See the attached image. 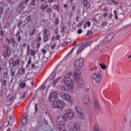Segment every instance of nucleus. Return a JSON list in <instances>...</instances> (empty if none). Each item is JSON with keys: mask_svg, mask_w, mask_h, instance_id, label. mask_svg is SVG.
I'll use <instances>...</instances> for the list:
<instances>
[{"mask_svg": "<svg viewBox=\"0 0 131 131\" xmlns=\"http://www.w3.org/2000/svg\"><path fill=\"white\" fill-rule=\"evenodd\" d=\"M71 76H72V74L71 72H69L65 75L63 81L65 84H67V85H69V86L71 88H73V85H74V81L72 80V79L70 78Z\"/></svg>", "mask_w": 131, "mask_h": 131, "instance_id": "nucleus-1", "label": "nucleus"}, {"mask_svg": "<svg viewBox=\"0 0 131 131\" xmlns=\"http://www.w3.org/2000/svg\"><path fill=\"white\" fill-rule=\"evenodd\" d=\"M63 116L64 120H70L74 117V113L71 110H67Z\"/></svg>", "mask_w": 131, "mask_h": 131, "instance_id": "nucleus-2", "label": "nucleus"}, {"mask_svg": "<svg viewBox=\"0 0 131 131\" xmlns=\"http://www.w3.org/2000/svg\"><path fill=\"white\" fill-rule=\"evenodd\" d=\"M92 79L97 83H99L102 79V75L100 73H95L92 75Z\"/></svg>", "mask_w": 131, "mask_h": 131, "instance_id": "nucleus-3", "label": "nucleus"}, {"mask_svg": "<svg viewBox=\"0 0 131 131\" xmlns=\"http://www.w3.org/2000/svg\"><path fill=\"white\" fill-rule=\"evenodd\" d=\"M65 106L64 102L59 100L53 103L54 108H59L60 109L63 108Z\"/></svg>", "mask_w": 131, "mask_h": 131, "instance_id": "nucleus-4", "label": "nucleus"}, {"mask_svg": "<svg viewBox=\"0 0 131 131\" xmlns=\"http://www.w3.org/2000/svg\"><path fill=\"white\" fill-rule=\"evenodd\" d=\"M65 119H64L63 116L61 117L60 116H59L57 119L56 121L59 125H61V126H63L66 124V123L65 122Z\"/></svg>", "mask_w": 131, "mask_h": 131, "instance_id": "nucleus-5", "label": "nucleus"}, {"mask_svg": "<svg viewBox=\"0 0 131 131\" xmlns=\"http://www.w3.org/2000/svg\"><path fill=\"white\" fill-rule=\"evenodd\" d=\"M59 96L63 100H66V101H70V99L71 97L67 93H64L63 92H61L59 94Z\"/></svg>", "mask_w": 131, "mask_h": 131, "instance_id": "nucleus-6", "label": "nucleus"}, {"mask_svg": "<svg viewBox=\"0 0 131 131\" xmlns=\"http://www.w3.org/2000/svg\"><path fill=\"white\" fill-rule=\"evenodd\" d=\"M82 63H83V59L79 58L77 60L75 63V66L77 69H80L82 67Z\"/></svg>", "mask_w": 131, "mask_h": 131, "instance_id": "nucleus-7", "label": "nucleus"}, {"mask_svg": "<svg viewBox=\"0 0 131 131\" xmlns=\"http://www.w3.org/2000/svg\"><path fill=\"white\" fill-rule=\"evenodd\" d=\"M102 46V40L98 39L96 41L94 42L93 44V48L95 51H98L100 49V47Z\"/></svg>", "mask_w": 131, "mask_h": 131, "instance_id": "nucleus-8", "label": "nucleus"}, {"mask_svg": "<svg viewBox=\"0 0 131 131\" xmlns=\"http://www.w3.org/2000/svg\"><path fill=\"white\" fill-rule=\"evenodd\" d=\"M57 98H58V94H57V92H53L49 96V101L50 102H54Z\"/></svg>", "mask_w": 131, "mask_h": 131, "instance_id": "nucleus-9", "label": "nucleus"}, {"mask_svg": "<svg viewBox=\"0 0 131 131\" xmlns=\"http://www.w3.org/2000/svg\"><path fill=\"white\" fill-rule=\"evenodd\" d=\"M60 78H61V77H58L54 81L53 80V79H51L49 81L50 84H48V87L52 85V86L54 88V86H55V85H56V84L58 82V81H59V80H60Z\"/></svg>", "mask_w": 131, "mask_h": 131, "instance_id": "nucleus-10", "label": "nucleus"}, {"mask_svg": "<svg viewBox=\"0 0 131 131\" xmlns=\"http://www.w3.org/2000/svg\"><path fill=\"white\" fill-rule=\"evenodd\" d=\"M75 109L77 112V114L78 116H79V117H81V118H82L83 117H84L83 113L82 112V110H81V108H80V107L76 106Z\"/></svg>", "mask_w": 131, "mask_h": 131, "instance_id": "nucleus-11", "label": "nucleus"}, {"mask_svg": "<svg viewBox=\"0 0 131 131\" xmlns=\"http://www.w3.org/2000/svg\"><path fill=\"white\" fill-rule=\"evenodd\" d=\"M71 131H80V127L77 123H75L73 125V128L71 129Z\"/></svg>", "mask_w": 131, "mask_h": 131, "instance_id": "nucleus-12", "label": "nucleus"}, {"mask_svg": "<svg viewBox=\"0 0 131 131\" xmlns=\"http://www.w3.org/2000/svg\"><path fill=\"white\" fill-rule=\"evenodd\" d=\"M77 85L79 89H82L84 85V82L83 80L79 79L77 81Z\"/></svg>", "mask_w": 131, "mask_h": 131, "instance_id": "nucleus-13", "label": "nucleus"}, {"mask_svg": "<svg viewBox=\"0 0 131 131\" xmlns=\"http://www.w3.org/2000/svg\"><path fill=\"white\" fill-rule=\"evenodd\" d=\"M4 56L5 58L7 57H10L11 56V51L8 48H7L6 51L4 53Z\"/></svg>", "mask_w": 131, "mask_h": 131, "instance_id": "nucleus-14", "label": "nucleus"}, {"mask_svg": "<svg viewBox=\"0 0 131 131\" xmlns=\"http://www.w3.org/2000/svg\"><path fill=\"white\" fill-rule=\"evenodd\" d=\"M82 2L84 7H86L87 9L90 8L91 4H90V3H88V0H82Z\"/></svg>", "mask_w": 131, "mask_h": 131, "instance_id": "nucleus-15", "label": "nucleus"}, {"mask_svg": "<svg viewBox=\"0 0 131 131\" xmlns=\"http://www.w3.org/2000/svg\"><path fill=\"white\" fill-rule=\"evenodd\" d=\"M26 115H27V114H24V118H21V123L22 124H23V125H25V124H27V119L26 118Z\"/></svg>", "mask_w": 131, "mask_h": 131, "instance_id": "nucleus-16", "label": "nucleus"}, {"mask_svg": "<svg viewBox=\"0 0 131 131\" xmlns=\"http://www.w3.org/2000/svg\"><path fill=\"white\" fill-rule=\"evenodd\" d=\"M93 105L95 108H97V109H100V104H99V102H98V100L96 99L94 100Z\"/></svg>", "mask_w": 131, "mask_h": 131, "instance_id": "nucleus-17", "label": "nucleus"}, {"mask_svg": "<svg viewBox=\"0 0 131 131\" xmlns=\"http://www.w3.org/2000/svg\"><path fill=\"white\" fill-rule=\"evenodd\" d=\"M16 65H18V66H20V59L17 58L15 61H13L12 67H16Z\"/></svg>", "mask_w": 131, "mask_h": 131, "instance_id": "nucleus-18", "label": "nucleus"}, {"mask_svg": "<svg viewBox=\"0 0 131 131\" xmlns=\"http://www.w3.org/2000/svg\"><path fill=\"white\" fill-rule=\"evenodd\" d=\"M100 40H101V42L103 43H107V42H108V41H110V40H108L107 37H105L104 39H99Z\"/></svg>", "mask_w": 131, "mask_h": 131, "instance_id": "nucleus-19", "label": "nucleus"}, {"mask_svg": "<svg viewBox=\"0 0 131 131\" xmlns=\"http://www.w3.org/2000/svg\"><path fill=\"white\" fill-rule=\"evenodd\" d=\"M83 103H85V102H90V98H89V96H85L84 97V98H83Z\"/></svg>", "mask_w": 131, "mask_h": 131, "instance_id": "nucleus-20", "label": "nucleus"}, {"mask_svg": "<svg viewBox=\"0 0 131 131\" xmlns=\"http://www.w3.org/2000/svg\"><path fill=\"white\" fill-rule=\"evenodd\" d=\"M83 49H85V47H83V44L79 48V49H78V51H77V54H78V53H81V52H82V50H83Z\"/></svg>", "mask_w": 131, "mask_h": 131, "instance_id": "nucleus-21", "label": "nucleus"}, {"mask_svg": "<svg viewBox=\"0 0 131 131\" xmlns=\"http://www.w3.org/2000/svg\"><path fill=\"white\" fill-rule=\"evenodd\" d=\"M25 73V70L23 68H20L19 70V74L20 75H23Z\"/></svg>", "mask_w": 131, "mask_h": 131, "instance_id": "nucleus-22", "label": "nucleus"}, {"mask_svg": "<svg viewBox=\"0 0 131 131\" xmlns=\"http://www.w3.org/2000/svg\"><path fill=\"white\" fill-rule=\"evenodd\" d=\"M92 44V41H89L87 42H85V43L83 44V46L84 48H86L88 46H90V45Z\"/></svg>", "mask_w": 131, "mask_h": 131, "instance_id": "nucleus-23", "label": "nucleus"}, {"mask_svg": "<svg viewBox=\"0 0 131 131\" xmlns=\"http://www.w3.org/2000/svg\"><path fill=\"white\" fill-rule=\"evenodd\" d=\"M106 38L108 39V40H111L112 38H113V34L111 33L106 36Z\"/></svg>", "mask_w": 131, "mask_h": 131, "instance_id": "nucleus-24", "label": "nucleus"}, {"mask_svg": "<svg viewBox=\"0 0 131 131\" xmlns=\"http://www.w3.org/2000/svg\"><path fill=\"white\" fill-rule=\"evenodd\" d=\"M94 131H100V128H99V126L97 124L94 125Z\"/></svg>", "mask_w": 131, "mask_h": 131, "instance_id": "nucleus-25", "label": "nucleus"}, {"mask_svg": "<svg viewBox=\"0 0 131 131\" xmlns=\"http://www.w3.org/2000/svg\"><path fill=\"white\" fill-rule=\"evenodd\" d=\"M99 66H100L101 68L103 69V70H105L107 68V67L103 63H100Z\"/></svg>", "mask_w": 131, "mask_h": 131, "instance_id": "nucleus-26", "label": "nucleus"}, {"mask_svg": "<svg viewBox=\"0 0 131 131\" xmlns=\"http://www.w3.org/2000/svg\"><path fill=\"white\" fill-rule=\"evenodd\" d=\"M48 7H49V5H42L40 7V9H41L42 10H43V11H45L46 10V9H47V8H48Z\"/></svg>", "mask_w": 131, "mask_h": 131, "instance_id": "nucleus-27", "label": "nucleus"}, {"mask_svg": "<svg viewBox=\"0 0 131 131\" xmlns=\"http://www.w3.org/2000/svg\"><path fill=\"white\" fill-rule=\"evenodd\" d=\"M11 75L12 77H14L15 76V74L16 73V71H13V68L11 70Z\"/></svg>", "mask_w": 131, "mask_h": 131, "instance_id": "nucleus-28", "label": "nucleus"}, {"mask_svg": "<svg viewBox=\"0 0 131 131\" xmlns=\"http://www.w3.org/2000/svg\"><path fill=\"white\" fill-rule=\"evenodd\" d=\"M13 63H14V57H11L9 61V64L13 65Z\"/></svg>", "mask_w": 131, "mask_h": 131, "instance_id": "nucleus-29", "label": "nucleus"}, {"mask_svg": "<svg viewBox=\"0 0 131 131\" xmlns=\"http://www.w3.org/2000/svg\"><path fill=\"white\" fill-rule=\"evenodd\" d=\"M35 54H36V51L33 50H31V56H33V57H34V56H35Z\"/></svg>", "mask_w": 131, "mask_h": 131, "instance_id": "nucleus-30", "label": "nucleus"}, {"mask_svg": "<svg viewBox=\"0 0 131 131\" xmlns=\"http://www.w3.org/2000/svg\"><path fill=\"white\" fill-rule=\"evenodd\" d=\"M48 40H49V36L48 35H46L43 37V41L46 42L48 41Z\"/></svg>", "mask_w": 131, "mask_h": 131, "instance_id": "nucleus-31", "label": "nucleus"}, {"mask_svg": "<svg viewBox=\"0 0 131 131\" xmlns=\"http://www.w3.org/2000/svg\"><path fill=\"white\" fill-rule=\"evenodd\" d=\"M75 75L76 77H79V76H80V71H77Z\"/></svg>", "mask_w": 131, "mask_h": 131, "instance_id": "nucleus-32", "label": "nucleus"}, {"mask_svg": "<svg viewBox=\"0 0 131 131\" xmlns=\"http://www.w3.org/2000/svg\"><path fill=\"white\" fill-rule=\"evenodd\" d=\"M90 102H84L85 106L88 108H90Z\"/></svg>", "mask_w": 131, "mask_h": 131, "instance_id": "nucleus-33", "label": "nucleus"}, {"mask_svg": "<svg viewBox=\"0 0 131 131\" xmlns=\"http://www.w3.org/2000/svg\"><path fill=\"white\" fill-rule=\"evenodd\" d=\"M60 90H61V91H68L67 90V89H66V88L65 87V86L64 85H61L60 86Z\"/></svg>", "mask_w": 131, "mask_h": 131, "instance_id": "nucleus-34", "label": "nucleus"}, {"mask_svg": "<svg viewBox=\"0 0 131 131\" xmlns=\"http://www.w3.org/2000/svg\"><path fill=\"white\" fill-rule=\"evenodd\" d=\"M61 29V33H64V32H65V27L64 26H62Z\"/></svg>", "mask_w": 131, "mask_h": 131, "instance_id": "nucleus-35", "label": "nucleus"}, {"mask_svg": "<svg viewBox=\"0 0 131 131\" xmlns=\"http://www.w3.org/2000/svg\"><path fill=\"white\" fill-rule=\"evenodd\" d=\"M53 9L58 11L59 10V5H54Z\"/></svg>", "mask_w": 131, "mask_h": 131, "instance_id": "nucleus-36", "label": "nucleus"}, {"mask_svg": "<svg viewBox=\"0 0 131 131\" xmlns=\"http://www.w3.org/2000/svg\"><path fill=\"white\" fill-rule=\"evenodd\" d=\"M74 51V48H72L71 51L70 52V53H69L67 55L66 57H68V56H69V55H71V54H72L73 52Z\"/></svg>", "mask_w": 131, "mask_h": 131, "instance_id": "nucleus-37", "label": "nucleus"}, {"mask_svg": "<svg viewBox=\"0 0 131 131\" xmlns=\"http://www.w3.org/2000/svg\"><path fill=\"white\" fill-rule=\"evenodd\" d=\"M10 40H11V42H13V43L14 45H15L16 44V41H15V38H11L10 39Z\"/></svg>", "mask_w": 131, "mask_h": 131, "instance_id": "nucleus-38", "label": "nucleus"}, {"mask_svg": "<svg viewBox=\"0 0 131 131\" xmlns=\"http://www.w3.org/2000/svg\"><path fill=\"white\" fill-rule=\"evenodd\" d=\"M45 89H46V86L45 84H42L40 86V90L41 91H43V90H45Z\"/></svg>", "mask_w": 131, "mask_h": 131, "instance_id": "nucleus-39", "label": "nucleus"}, {"mask_svg": "<svg viewBox=\"0 0 131 131\" xmlns=\"http://www.w3.org/2000/svg\"><path fill=\"white\" fill-rule=\"evenodd\" d=\"M19 85L20 86V88H21V89H23V88H25V85H26V83H23L20 84Z\"/></svg>", "mask_w": 131, "mask_h": 131, "instance_id": "nucleus-40", "label": "nucleus"}, {"mask_svg": "<svg viewBox=\"0 0 131 131\" xmlns=\"http://www.w3.org/2000/svg\"><path fill=\"white\" fill-rule=\"evenodd\" d=\"M77 33H78V34H80L82 33V30L79 29L77 31Z\"/></svg>", "mask_w": 131, "mask_h": 131, "instance_id": "nucleus-41", "label": "nucleus"}, {"mask_svg": "<svg viewBox=\"0 0 131 131\" xmlns=\"http://www.w3.org/2000/svg\"><path fill=\"white\" fill-rule=\"evenodd\" d=\"M21 36L18 35L17 37V41L19 42V41H21Z\"/></svg>", "mask_w": 131, "mask_h": 131, "instance_id": "nucleus-42", "label": "nucleus"}, {"mask_svg": "<svg viewBox=\"0 0 131 131\" xmlns=\"http://www.w3.org/2000/svg\"><path fill=\"white\" fill-rule=\"evenodd\" d=\"M59 23V19L58 18H56L55 21V25H57Z\"/></svg>", "mask_w": 131, "mask_h": 131, "instance_id": "nucleus-43", "label": "nucleus"}, {"mask_svg": "<svg viewBox=\"0 0 131 131\" xmlns=\"http://www.w3.org/2000/svg\"><path fill=\"white\" fill-rule=\"evenodd\" d=\"M34 32H35V28L33 29V30L32 31V33L31 34V36H32L33 34H34Z\"/></svg>", "mask_w": 131, "mask_h": 131, "instance_id": "nucleus-44", "label": "nucleus"}, {"mask_svg": "<svg viewBox=\"0 0 131 131\" xmlns=\"http://www.w3.org/2000/svg\"><path fill=\"white\" fill-rule=\"evenodd\" d=\"M92 33H93V32H92L91 30H89L88 31L87 35H91Z\"/></svg>", "mask_w": 131, "mask_h": 131, "instance_id": "nucleus-45", "label": "nucleus"}, {"mask_svg": "<svg viewBox=\"0 0 131 131\" xmlns=\"http://www.w3.org/2000/svg\"><path fill=\"white\" fill-rule=\"evenodd\" d=\"M86 25H87V26H88V27H90V26H91V21H88L86 23Z\"/></svg>", "mask_w": 131, "mask_h": 131, "instance_id": "nucleus-46", "label": "nucleus"}, {"mask_svg": "<svg viewBox=\"0 0 131 131\" xmlns=\"http://www.w3.org/2000/svg\"><path fill=\"white\" fill-rule=\"evenodd\" d=\"M111 2H112L113 4H115V5H118V4H119V2H116L114 0H111Z\"/></svg>", "mask_w": 131, "mask_h": 131, "instance_id": "nucleus-47", "label": "nucleus"}, {"mask_svg": "<svg viewBox=\"0 0 131 131\" xmlns=\"http://www.w3.org/2000/svg\"><path fill=\"white\" fill-rule=\"evenodd\" d=\"M47 13H48V14H50L51 13V8H49L47 9Z\"/></svg>", "mask_w": 131, "mask_h": 131, "instance_id": "nucleus-48", "label": "nucleus"}, {"mask_svg": "<svg viewBox=\"0 0 131 131\" xmlns=\"http://www.w3.org/2000/svg\"><path fill=\"white\" fill-rule=\"evenodd\" d=\"M22 23H23V22L22 21H19L18 25H17L18 27H20V26H21V25L22 24Z\"/></svg>", "mask_w": 131, "mask_h": 131, "instance_id": "nucleus-49", "label": "nucleus"}, {"mask_svg": "<svg viewBox=\"0 0 131 131\" xmlns=\"http://www.w3.org/2000/svg\"><path fill=\"white\" fill-rule=\"evenodd\" d=\"M59 38H60V36H59V35H57L56 36L55 39L56 40H59Z\"/></svg>", "mask_w": 131, "mask_h": 131, "instance_id": "nucleus-50", "label": "nucleus"}, {"mask_svg": "<svg viewBox=\"0 0 131 131\" xmlns=\"http://www.w3.org/2000/svg\"><path fill=\"white\" fill-rule=\"evenodd\" d=\"M14 100V96H12L9 99L10 102H12V101Z\"/></svg>", "mask_w": 131, "mask_h": 131, "instance_id": "nucleus-51", "label": "nucleus"}, {"mask_svg": "<svg viewBox=\"0 0 131 131\" xmlns=\"http://www.w3.org/2000/svg\"><path fill=\"white\" fill-rule=\"evenodd\" d=\"M56 46H57V45L54 44L53 46L52 45L51 46V50H54V49H55V47H56Z\"/></svg>", "mask_w": 131, "mask_h": 131, "instance_id": "nucleus-52", "label": "nucleus"}, {"mask_svg": "<svg viewBox=\"0 0 131 131\" xmlns=\"http://www.w3.org/2000/svg\"><path fill=\"white\" fill-rule=\"evenodd\" d=\"M82 24H83V21H82L80 23L78 24V27H80V26H81V25H82Z\"/></svg>", "mask_w": 131, "mask_h": 131, "instance_id": "nucleus-53", "label": "nucleus"}, {"mask_svg": "<svg viewBox=\"0 0 131 131\" xmlns=\"http://www.w3.org/2000/svg\"><path fill=\"white\" fill-rule=\"evenodd\" d=\"M107 16H108V13H104L103 15V17L104 18H105V17H107Z\"/></svg>", "mask_w": 131, "mask_h": 131, "instance_id": "nucleus-54", "label": "nucleus"}, {"mask_svg": "<svg viewBox=\"0 0 131 131\" xmlns=\"http://www.w3.org/2000/svg\"><path fill=\"white\" fill-rule=\"evenodd\" d=\"M3 85H7V81L5 80L3 82Z\"/></svg>", "mask_w": 131, "mask_h": 131, "instance_id": "nucleus-55", "label": "nucleus"}, {"mask_svg": "<svg viewBox=\"0 0 131 131\" xmlns=\"http://www.w3.org/2000/svg\"><path fill=\"white\" fill-rule=\"evenodd\" d=\"M6 40L9 45H11V41H10V39L9 38H7Z\"/></svg>", "mask_w": 131, "mask_h": 131, "instance_id": "nucleus-56", "label": "nucleus"}, {"mask_svg": "<svg viewBox=\"0 0 131 131\" xmlns=\"http://www.w3.org/2000/svg\"><path fill=\"white\" fill-rule=\"evenodd\" d=\"M103 11L104 12H107V11H108V7H105L103 8Z\"/></svg>", "mask_w": 131, "mask_h": 131, "instance_id": "nucleus-57", "label": "nucleus"}, {"mask_svg": "<svg viewBox=\"0 0 131 131\" xmlns=\"http://www.w3.org/2000/svg\"><path fill=\"white\" fill-rule=\"evenodd\" d=\"M78 20H79V17L78 16L76 17V18H75L76 22H78Z\"/></svg>", "mask_w": 131, "mask_h": 131, "instance_id": "nucleus-58", "label": "nucleus"}, {"mask_svg": "<svg viewBox=\"0 0 131 131\" xmlns=\"http://www.w3.org/2000/svg\"><path fill=\"white\" fill-rule=\"evenodd\" d=\"M72 10H73V11H75V10H76V6H73L72 7Z\"/></svg>", "mask_w": 131, "mask_h": 131, "instance_id": "nucleus-59", "label": "nucleus"}, {"mask_svg": "<svg viewBox=\"0 0 131 131\" xmlns=\"http://www.w3.org/2000/svg\"><path fill=\"white\" fill-rule=\"evenodd\" d=\"M48 30L46 29L43 33V35H46V34L47 33Z\"/></svg>", "mask_w": 131, "mask_h": 131, "instance_id": "nucleus-60", "label": "nucleus"}, {"mask_svg": "<svg viewBox=\"0 0 131 131\" xmlns=\"http://www.w3.org/2000/svg\"><path fill=\"white\" fill-rule=\"evenodd\" d=\"M42 53L43 54H46V53H47V51L46 50H45V49H43V50H42Z\"/></svg>", "mask_w": 131, "mask_h": 131, "instance_id": "nucleus-61", "label": "nucleus"}, {"mask_svg": "<svg viewBox=\"0 0 131 131\" xmlns=\"http://www.w3.org/2000/svg\"><path fill=\"white\" fill-rule=\"evenodd\" d=\"M30 18H31L30 16H28V17H27V18H26V20H27V21H30Z\"/></svg>", "mask_w": 131, "mask_h": 131, "instance_id": "nucleus-62", "label": "nucleus"}, {"mask_svg": "<svg viewBox=\"0 0 131 131\" xmlns=\"http://www.w3.org/2000/svg\"><path fill=\"white\" fill-rule=\"evenodd\" d=\"M108 17L110 19H111L112 18V13H110L108 15Z\"/></svg>", "mask_w": 131, "mask_h": 131, "instance_id": "nucleus-63", "label": "nucleus"}, {"mask_svg": "<svg viewBox=\"0 0 131 131\" xmlns=\"http://www.w3.org/2000/svg\"><path fill=\"white\" fill-rule=\"evenodd\" d=\"M62 46L63 47H65L66 46H67V42H64V43H63Z\"/></svg>", "mask_w": 131, "mask_h": 131, "instance_id": "nucleus-64", "label": "nucleus"}]
</instances>
